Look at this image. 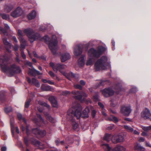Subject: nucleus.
Instances as JSON below:
<instances>
[{
  "instance_id": "obj_54",
  "label": "nucleus",
  "mask_w": 151,
  "mask_h": 151,
  "mask_svg": "<svg viewBox=\"0 0 151 151\" xmlns=\"http://www.w3.org/2000/svg\"><path fill=\"white\" fill-rule=\"evenodd\" d=\"M18 145L19 147L21 148L22 150L23 149V146L22 143L20 141L18 142Z\"/></svg>"
},
{
  "instance_id": "obj_20",
  "label": "nucleus",
  "mask_w": 151,
  "mask_h": 151,
  "mask_svg": "<svg viewBox=\"0 0 151 151\" xmlns=\"http://www.w3.org/2000/svg\"><path fill=\"white\" fill-rule=\"evenodd\" d=\"M49 100L51 102L53 107H57V102L54 96H51L49 98Z\"/></svg>"
},
{
  "instance_id": "obj_33",
  "label": "nucleus",
  "mask_w": 151,
  "mask_h": 151,
  "mask_svg": "<svg viewBox=\"0 0 151 151\" xmlns=\"http://www.w3.org/2000/svg\"><path fill=\"white\" fill-rule=\"evenodd\" d=\"M44 114L46 119L49 120L50 122L53 123L55 122V119L51 116L48 113L44 112Z\"/></svg>"
},
{
  "instance_id": "obj_1",
  "label": "nucleus",
  "mask_w": 151,
  "mask_h": 151,
  "mask_svg": "<svg viewBox=\"0 0 151 151\" xmlns=\"http://www.w3.org/2000/svg\"><path fill=\"white\" fill-rule=\"evenodd\" d=\"M8 58L6 55H4L0 57V65L3 72L12 76L15 73H20L21 71L20 68L13 64L10 67L7 65Z\"/></svg>"
},
{
  "instance_id": "obj_60",
  "label": "nucleus",
  "mask_w": 151,
  "mask_h": 151,
  "mask_svg": "<svg viewBox=\"0 0 151 151\" xmlns=\"http://www.w3.org/2000/svg\"><path fill=\"white\" fill-rule=\"evenodd\" d=\"M80 84L82 86H84L85 85L86 83L85 81L83 80H81L80 81Z\"/></svg>"
},
{
  "instance_id": "obj_3",
  "label": "nucleus",
  "mask_w": 151,
  "mask_h": 151,
  "mask_svg": "<svg viewBox=\"0 0 151 151\" xmlns=\"http://www.w3.org/2000/svg\"><path fill=\"white\" fill-rule=\"evenodd\" d=\"M106 50L105 47L101 46H98L97 50L93 48L90 49L88 52V57L86 63V65H92L95 61V58L99 57Z\"/></svg>"
},
{
  "instance_id": "obj_29",
  "label": "nucleus",
  "mask_w": 151,
  "mask_h": 151,
  "mask_svg": "<svg viewBox=\"0 0 151 151\" xmlns=\"http://www.w3.org/2000/svg\"><path fill=\"white\" fill-rule=\"evenodd\" d=\"M5 92L4 91H2L0 92V104H1L5 101Z\"/></svg>"
},
{
  "instance_id": "obj_36",
  "label": "nucleus",
  "mask_w": 151,
  "mask_h": 151,
  "mask_svg": "<svg viewBox=\"0 0 151 151\" xmlns=\"http://www.w3.org/2000/svg\"><path fill=\"white\" fill-rule=\"evenodd\" d=\"M17 117L19 120H22L25 124H27L26 120L24 118H23L22 114L20 113H18L17 114Z\"/></svg>"
},
{
  "instance_id": "obj_56",
  "label": "nucleus",
  "mask_w": 151,
  "mask_h": 151,
  "mask_svg": "<svg viewBox=\"0 0 151 151\" xmlns=\"http://www.w3.org/2000/svg\"><path fill=\"white\" fill-rule=\"evenodd\" d=\"M46 29V28L43 25L40 26L39 28V30L42 31H44Z\"/></svg>"
},
{
  "instance_id": "obj_2",
  "label": "nucleus",
  "mask_w": 151,
  "mask_h": 151,
  "mask_svg": "<svg viewBox=\"0 0 151 151\" xmlns=\"http://www.w3.org/2000/svg\"><path fill=\"white\" fill-rule=\"evenodd\" d=\"M82 109V107L79 104H77L75 106H73L68 111V118H71V117H73V116L76 117L77 119H79L80 117L84 118L88 117V113L89 112V108L86 107L81 114V111Z\"/></svg>"
},
{
  "instance_id": "obj_10",
  "label": "nucleus",
  "mask_w": 151,
  "mask_h": 151,
  "mask_svg": "<svg viewBox=\"0 0 151 151\" xmlns=\"http://www.w3.org/2000/svg\"><path fill=\"white\" fill-rule=\"evenodd\" d=\"M72 93L74 95V97L79 100H81L83 97H86L87 94L84 91H81L80 92L77 91H74L72 92Z\"/></svg>"
},
{
  "instance_id": "obj_63",
  "label": "nucleus",
  "mask_w": 151,
  "mask_h": 151,
  "mask_svg": "<svg viewBox=\"0 0 151 151\" xmlns=\"http://www.w3.org/2000/svg\"><path fill=\"white\" fill-rule=\"evenodd\" d=\"M13 40H14V42L16 43H17L18 42V41L17 40V39L15 37L13 36L12 37Z\"/></svg>"
},
{
  "instance_id": "obj_31",
  "label": "nucleus",
  "mask_w": 151,
  "mask_h": 151,
  "mask_svg": "<svg viewBox=\"0 0 151 151\" xmlns=\"http://www.w3.org/2000/svg\"><path fill=\"white\" fill-rule=\"evenodd\" d=\"M134 148L135 150H137L138 151H144L145 150V148L138 144H136L134 146Z\"/></svg>"
},
{
  "instance_id": "obj_46",
  "label": "nucleus",
  "mask_w": 151,
  "mask_h": 151,
  "mask_svg": "<svg viewBox=\"0 0 151 151\" xmlns=\"http://www.w3.org/2000/svg\"><path fill=\"white\" fill-rule=\"evenodd\" d=\"M31 101V99H29L26 102L25 105L26 108H28L29 107Z\"/></svg>"
},
{
  "instance_id": "obj_21",
  "label": "nucleus",
  "mask_w": 151,
  "mask_h": 151,
  "mask_svg": "<svg viewBox=\"0 0 151 151\" xmlns=\"http://www.w3.org/2000/svg\"><path fill=\"white\" fill-rule=\"evenodd\" d=\"M3 42L4 44L6 45L7 51L10 52V50H9V48H11V44L7 41V39L6 38H4L3 39Z\"/></svg>"
},
{
  "instance_id": "obj_34",
  "label": "nucleus",
  "mask_w": 151,
  "mask_h": 151,
  "mask_svg": "<svg viewBox=\"0 0 151 151\" xmlns=\"http://www.w3.org/2000/svg\"><path fill=\"white\" fill-rule=\"evenodd\" d=\"M106 119L107 120L113 121L115 123H116L118 122V119L116 117L113 116H111L110 117L106 118Z\"/></svg>"
},
{
  "instance_id": "obj_51",
  "label": "nucleus",
  "mask_w": 151,
  "mask_h": 151,
  "mask_svg": "<svg viewBox=\"0 0 151 151\" xmlns=\"http://www.w3.org/2000/svg\"><path fill=\"white\" fill-rule=\"evenodd\" d=\"M70 92L68 91H63L62 93V95L65 96H67L68 95L70 94Z\"/></svg>"
},
{
  "instance_id": "obj_18",
  "label": "nucleus",
  "mask_w": 151,
  "mask_h": 151,
  "mask_svg": "<svg viewBox=\"0 0 151 151\" xmlns=\"http://www.w3.org/2000/svg\"><path fill=\"white\" fill-rule=\"evenodd\" d=\"M27 79L28 82L30 84H33L37 87L40 86L39 82L35 78H32V81L28 77L27 78Z\"/></svg>"
},
{
  "instance_id": "obj_6",
  "label": "nucleus",
  "mask_w": 151,
  "mask_h": 151,
  "mask_svg": "<svg viewBox=\"0 0 151 151\" xmlns=\"http://www.w3.org/2000/svg\"><path fill=\"white\" fill-rule=\"evenodd\" d=\"M24 33L26 34L31 43L36 39H40V36L38 33H35L33 29L30 28L25 29L23 31Z\"/></svg>"
},
{
  "instance_id": "obj_43",
  "label": "nucleus",
  "mask_w": 151,
  "mask_h": 151,
  "mask_svg": "<svg viewBox=\"0 0 151 151\" xmlns=\"http://www.w3.org/2000/svg\"><path fill=\"white\" fill-rule=\"evenodd\" d=\"M142 128L144 131L146 132H147L149 130H151L150 126L148 127L142 126Z\"/></svg>"
},
{
  "instance_id": "obj_48",
  "label": "nucleus",
  "mask_w": 151,
  "mask_h": 151,
  "mask_svg": "<svg viewBox=\"0 0 151 151\" xmlns=\"http://www.w3.org/2000/svg\"><path fill=\"white\" fill-rule=\"evenodd\" d=\"M98 41L96 40H92L90 42V44H91L92 46H95L97 45V43Z\"/></svg>"
},
{
  "instance_id": "obj_27",
  "label": "nucleus",
  "mask_w": 151,
  "mask_h": 151,
  "mask_svg": "<svg viewBox=\"0 0 151 151\" xmlns=\"http://www.w3.org/2000/svg\"><path fill=\"white\" fill-rule=\"evenodd\" d=\"M36 16V12L33 10L30 12L27 15V17L29 20H31L34 18Z\"/></svg>"
},
{
  "instance_id": "obj_5",
  "label": "nucleus",
  "mask_w": 151,
  "mask_h": 151,
  "mask_svg": "<svg viewBox=\"0 0 151 151\" xmlns=\"http://www.w3.org/2000/svg\"><path fill=\"white\" fill-rule=\"evenodd\" d=\"M43 39L46 42H48L49 49L51 50L54 55H55L59 47L58 45V41L56 35H53L52 40H50V37L48 35H45L43 37Z\"/></svg>"
},
{
  "instance_id": "obj_50",
  "label": "nucleus",
  "mask_w": 151,
  "mask_h": 151,
  "mask_svg": "<svg viewBox=\"0 0 151 151\" xmlns=\"http://www.w3.org/2000/svg\"><path fill=\"white\" fill-rule=\"evenodd\" d=\"M24 63L25 65H27L30 67H31L32 66V63L29 61H25Z\"/></svg>"
},
{
  "instance_id": "obj_15",
  "label": "nucleus",
  "mask_w": 151,
  "mask_h": 151,
  "mask_svg": "<svg viewBox=\"0 0 151 151\" xmlns=\"http://www.w3.org/2000/svg\"><path fill=\"white\" fill-rule=\"evenodd\" d=\"M102 94L105 97H108L113 95L114 93V91L111 88H105L101 91Z\"/></svg>"
},
{
  "instance_id": "obj_4",
  "label": "nucleus",
  "mask_w": 151,
  "mask_h": 151,
  "mask_svg": "<svg viewBox=\"0 0 151 151\" xmlns=\"http://www.w3.org/2000/svg\"><path fill=\"white\" fill-rule=\"evenodd\" d=\"M106 56H104L98 59L94 65V69L96 71H99L104 70L111 68L110 62H108Z\"/></svg>"
},
{
  "instance_id": "obj_9",
  "label": "nucleus",
  "mask_w": 151,
  "mask_h": 151,
  "mask_svg": "<svg viewBox=\"0 0 151 151\" xmlns=\"http://www.w3.org/2000/svg\"><path fill=\"white\" fill-rule=\"evenodd\" d=\"M18 35L19 36V39L21 43V48L25 49L27 45L26 41L23 37V34L22 31L20 30H19L18 32Z\"/></svg>"
},
{
  "instance_id": "obj_23",
  "label": "nucleus",
  "mask_w": 151,
  "mask_h": 151,
  "mask_svg": "<svg viewBox=\"0 0 151 151\" xmlns=\"http://www.w3.org/2000/svg\"><path fill=\"white\" fill-rule=\"evenodd\" d=\"M75 117L74 116H73V117L68 118H67V119L69 120L72 121L73 122V128L74 129H78L79 128V125L76 122H75L74 121L73 118L74 117ZM67 117H68V115L67 116Z\"/></svg>"
},
{
  "instance_id": "obj_37",
  "label": "nucleus",
  "mask_w": 151,
  "mask_h": 151,
  "mask_svg": "<svg viewBox=\"0 0 151 151\" xmlns=\"http://www.w3.org/2000/svg\"><path fill=\"white\" fill-rule=\"evenodd\" d=\"M14 6L12 5H6L5 7V10L8 12H10L13 8Z\"/></svg>"
},
{
  "instance_id": "obj_13",
  "label": "nucleus",
  "mask_w": 151,
  "mask_h": 151,
  "mask_svg": "<svg viewBox=\"0 0 151 151\" xmlns=\"http://www.w3.org/2000/svg\"><path fill=\"white\" fill-rule=\"evenodd\" d=\"M141 117L144 119H149L151 120V113L149 109L145 108L141 113Z\"/></svg>"
},
{
  "instance_id": "obj_11",
  "label": "nucleus",
  "mask_w": 151,
  "mask_h": 151,
  "mask_svg": "<svg viewBox=\"0 0 151 151\" xmlns=\"http://www.w3.org/2000/svg\"><path fill=\"white\" fill-rule=\"evenodd\" d=\"M72 93L74 95V97L79 100H81L83 97H86L87 94L84 91H81L80 92L77 91H74L72 92Z\"/></svg>"
},
{
  "instance_id": "obj_64",
  "label": "nucleus",
  "mask_w": 151,
  "mask_h": 151,
  "mask_svg": "<svg viewBox=\"0 0 151 151\" xmlns=\"http://www.w3.org/2000/svg\"><path fill=\"white\" fill-rule=\"evenodd\" d=\"M1 151H6V147L3 146L1 147Z\"/></svg>"
},
{
  "instance_id": "obj_40",
  "label": "nucleus",
  "mask_w": 151,
  "mask_h": 151,
  "mask_svg": "<svg viewBox=\"0 0 151 151\" xmlns=\"http://www.w3.org/2000/svg\"><path fill=\"white\" fill-rule=\"evenodd\" d=\"M32 143L36 146H38L40 145V142L39 141L34 139L32 141Z\"/></svg>"
},
{
  "instance_id": "obj_17",
  "label": "nucleus",
  "mask_w": 151,
  "mask_h": 151,
  "mask_svg": "<svg viewBox=\"0 0 151 151\" xmlns=\"http://www.w3.org/2000/svg\"><path fill=\"white\" fill-rule=\"evenodd\" d=\"M32 132L35 135H39L41 137L45 136L46 133L45 130H40L38 128L33 129Z\"/></svg>"
},
{
  "instance_id": "obj_55",
  "label": "nucleus",
  "mask_w": 151,
  "mask_h": 151,
  "mask_svg": "<svg viewBox=\"0 0 151 151\" xmlns=\"http://www.w3.org/2000/svg\"><path fill=\"white\" fill-rule=\"evenodd\" d=\"M24 141L27 146L28 145V138L27 137H25L24 138Z\"/></svg>"
},
{
  "instance_id": "obj_58",
  "label": "nucleus",
  "mask_w": 151,
  "mask_h": 151,
  "mask_svg": "<svg viewBox=\"0 0 151 151\" xmlns=\"http://www.w3.org/2000/svg\"><path fill=\"white\" fill-rule=\"evenodd\" d=\"M48 73L52 77H54L55 76L54 73L52 71H50Z\"/></svg>"
},
{
  "instance_id": "obj_16",
  "label": "nucleus",
  "mask_w": 151,
  "mask_h": 151,
  "mask_svg": "<svg viewBox=\"0 0 151 151\" xmlns=\"http://www.w3.org/2000/svg\"><path fill=\"white\" fill-rule=\"evenodd\" d=\"M23 13V11L20 7H17L11 14V15L14 18H17L20 16Z\"/></svg>"
},
{
  "instance_id": "obj_44",
  "label": "nucleus",
  "mask_w": 151,
  "mask_h": 151,
  "mask_svg": "<svg viewBox=\"0 0 151 151\" xmlns=\"http://www.w3.org/2000/svg\"><path fill=\"white\" fill-rule=\"evenodd\" d=\"M20 50L21 51V55H22V57L24 59H26V55L24 54V51L23 50H22L23 49H23V48H21V47H20Z\"/></svg>"
},
{
  "instance_id": "obj_47",
  "label": "nucleus",
  "mask_w": 151,
  "mask_h": 151,
  "mask_svg": "<svg viewBox=\"0 0 151 151\" xmlns=\"http://www.w3.org/2000/svg\"><path fill=\"white\" fill-rule=\"evenodd\" d=\"M99 93H96L95 95L93 96V99L95 101H97L99 100Z\"/></svg>"
},
{
  "instance_id": "obj_39",
  "label": "nucleus",
  "mask_w": 151,
  "mask_h": 151,
  "mask_svg": "<svg viewBox=\"0 0 151 151\" xmlns=\"http://www.w3.org/2000/svg\"><path fill=\"white\" fill-rule=\"evenodd\" d=\"M72 137H69L66 139V141L65 143L66 144L71 143L73 142V139Z\"/></svg>"
},
{
  "instance_id": "obj_53",
  "label": "nucleus",
  "mask_w": 151,
  "mask_h": 151,
  "mask_svg": "<svg viewBox=\"0 0 151 151\" xmlns=\"http://www.w3.org/2000/svg\"><path fill=\"white\" fill-rule=\"evenodd\" d=\"M96 111L95 110H92L91 112V115L93 117H95L96 114Z\"/></svg>"
},
{
  "instance_id": "obj_8",
  "label": "nucleus",
  "mask_w": 151,
  "mask_h": 151,
  "mask_svg": "<svg viewBox=\"0 0 151 151\" xmlns=\"http://www.w3.org/2000/svg\"><path fill=\"white\" fill-rule=\"evenodd\" d=\"M83 46L82 44H79L75 45L73 47V53L76 56L80 55L82 52Z\"/></svg>"
},
{
  "instance_id": "obj_32",
  "label": "nucleus",
  "mask_w": 151,
  "mask_h": 151,
  "mask_svg": "<svg viewBox=\"0 0 151 151\" xmlns=\"http://www.w3.org/2000/svg\"><path fill=\"white\" fill-rule=\"evenodd\" d=\"M40 105H41L39 107H38L37 108L39 111L40 112H42L43 111V109H42L43 106H45L47 108H49L50 107V106L47 104L43 103V102L41 103H40Z\"/></svg>"
},
{
  "instance_id": "obj_22",
  "label": "nucleus",
  "mask_w": 151,
  "mask_h": 151,
  "mask_svg": "<svg viewBox=\"0 0 151 151\" xmlns=\"http://www.w3.org/2000/svg\"><path fill=\"white\" fill-rule=\"evenodd\" d=\"M29 73L30 75L33 76H35L36 74L40 75L41 74L39 71L37 70L34 68L32 69H29Z\"/></svg>"
},
{
  "instance_id": "obj_26",
  "label": "nucleus",
  "mask_w": 151,
  "mask_h": 151,
  "mask_svg": "<svg viewBox=\"0 0 151 151\" xmlns=\"http://www.w3.org/2000/svg\"><path fill=\"white\" fill-rule=\"evenodd\" d=\"M78 65L82 67L84 65V56H82L78 60Z\"/></svg>"
},
{
  "instance_id": "obj_41",
  "label": "nucleus",
  "mask_w": 151,
  "mask_h": 151,
  "mask_svg": "<svg viewBox=\"0 0 151 151\" xmlns=\"http://www.w3.org/2000/svg\"><path fill=\"white\" fill-rule=\"evenodd\" d=\"M1 17L3 19L5 20L9 19V15L8 14H1Z\"/></svg>"
},
{
  "instance_id": "obj_45",
  "label": "nucleus",
  "mask_w": 151,
  "mask_h": 151,
  "mask_svg": "<svg viewBox=\"0 0 151 151\" xmlns=\"http://www.w3.org/2000/svg\"><path fill=\"white\" fill-rule=\"evenodd\" d=\"M12 108L11 107H9L6 108L4 109V111L6 113H8L12 111Z\"/></svg>"
},
{
  "instance_id": "obj_12",
  "label": "nucleus",
  "mask_w": 151,
  "mask_h": 151,
  "mask_svg": "<svg viewBox=\"0 0 151 151\" xmlns=\"http://www.w3.org/2000/svg\"><path fill=\"white\" fill-rule=\"evenodd\" d=\"M124 140V136L121 134H119L117 135H114L111 138V141L114 143L123 142Z\"/></svg>"
},
{
  "instance_id": "obj_30",
  "label": "nucleus",
  "mask_w": 151,
  "mask_h": 151,
  "mask_svg": "<svg viewBox=\"0 0 151 151\" xmlns=\"http://www.w3.org/2000/svg\"><path fill=\"white\" fill-rule=\"evenodd\" d=\"M101 146L102 148L104 149L105 151H110L111 150V148L109 146L108 144L102 142Z\"/></svg>"
},
{
  "instance_id": "obj_28",
  "label": "nucleus",
  "mask_w": 151,
  "mask_h": 151,
  "mask_svg": "<svg viewBox=\"0 0 151 151\" xmlns=\"http://www.w3.org/2000/svg\"><path fill=\"white\" fill-rule=\"evenodd\" d=\"M4 25L5 29H4L3 28L0 27V31L2 32L4 35H7V33L6 30H8L9 29V27L8 25L6 24H4Z\"/></svg>"
},
{
  "instance_id": "obj_49",
  "label": "nucleus",
  "mask_w": 151,
  "mask_h": 151,
  "mask_svg": "<svg viewBox=\"0 0 151 151\" xmlns=\"http://www.w3.org/2000/svg\"><path fill=\"white\" fill-rule=\"evenodd\" d=\"M69 75L70 76L73 78L77 77L78 76V75L75 74L72 72L69 73Z\"/></svg>"
},
{
  "instance_id": "obj_24",
  "label": "nucleus",
  "mask_w": 151,
  "mask_h": 151,
  "mask_svg": "<svg viewBox=\"0 0 151 151\" xmlns=\"http://www.w3.org/2000/svg\"><path fill=\"white\" fill-rule=\"evenodd\" d=\"M41 89L43 91H52V89L49 86L45 85V84H42L41 86Z\"/></svg>"
},
{
  "instance_id": "obj_57",
  "label": "nucleus",
  "mask_w": 151,
  "mask_h": 151,
  "mask_svg": "<svg viewBox=\"0 0 151 151\" xmlns=\"http://www.w3.org/2000/svg\"><path fill=\"white\" fill-rule=\"evenodd\" d=\"M98 105L102 109V110H103L104 108V105L101 102H99L98 103Z\"/></svg>"
},
{
  "instance_id": "obj_42",
  "label": "nucleus",
  "mask_w": 151,
  "mask_h": 151,
  "mask_svg": "<svg viewBox=\"0 0 151 151\" xmlns=\"http://www.w3.org/2000/svg\"><path fill=\"white\" fill-rule=\"evenodd\" d=\"M116 89L118 91L116 92L117 93H119V91H121L122 90V88H121V85L120 84H119L116 85Z\"/></svg>"
},
{
  "instance_id": "obj_59",
  "label": "nucleus",
  "mask_w": 151,
  "mask_h": 151,
  "mask_svg": "<svg viewBox=\"0 0 151 151\" xmlns=\"http://www.w3.org/2000/svg\"><path fill=\"white\" fill-rule=\"evenodd\" d=\"M18 49V45L17 44H15L14 47V50L15 51H17Z\"/></svg>"
},
{
  "instance_id": "obj_52",
  "label": "nucleus",
  "mask_w": 151,
  "mask_h": 151,
  "mask_svg": "<svg viewBox=\"0 0 151 151\" xmlns=\"http://www.w3.org/2000/svg\"><path fill=\"white\" fill-rule=\"evenodd\" d=\"M74 87L76 88L79 89L81 90L82 89V87L79 84L74 85Z\"/></svg>"
},
{
  "instance_id": "obj_19",
  "label": "nucleus",
  "mask_w": 151,
  "mask_h": 151,
  "mask_svg": "<svg viewBox=\"0 0 151 151\" xmlns=\"http://www.w3.org/2000/svg\"><path fill=\"white\" fill-rule=\"evenodd\" d=\"M70 58V55L69 53L66 52L62 55L61 58L62 62H64Z\"/></svg>"
},
{
  "instance_id": "obj_62",
  "label": "nucleus",
  "mask_w": 151,
  "mask_h": 151,
  "mask_svg": "<svg viewBox=\"0 0 151 151\" xmlns=\"http://www.w3.org/2000/svg\"><path fill=\"white\" fill-rule=\"evenodd\" d=\"M114 125L113 124L109 126L108 127V128L110 130H111L113 129L114 128Z\"/></svg>"
},
{
  "instance_id": "obj_35",
  "label": "nucleus",
  "mask_w": 151,
  "mask_h": 151,
  "mask_svg": "<svg viewBox=\"0 0 151 151\" xmlns=\"http://www.w3.org/2000/svg\"><path fill=\"white\" fill-rule=\"evenodd\" d=\"M112 136L110 134H106L103 137V140H106L107 142H109L110 140V138L111 139Z\"/></svg>"
},
{
  "instance_id": "obj_38",
  "label": "nucleus",
  "mask_w": 151,
  "mask_h": 151,
  "mask_svg": "<svg viewBox=\"0 0 151 151\" xmlns=\"http://www.w3.org/2000/svg\"><path fill=\"white\" fill-rule=\"evenodd\" d=\"M124 128L128 132H132L133 131V128L128 125H124Z\"/></svg>"
},
{
  "instance_id": "obj_61",
  "label": "nucleus",
  "mask_w": 151,
  "mask_h": 151,
  "mask_svg": "<svg viewBox=\"0 0 151 151\" xmlns=\"http://www.w3.org/2000/svg\"><path fill=\"white\" fill-rule=\"evenodd\" d=\"M33 55H34V56L35 57H36V58H40L39 57H38V55H37V53H36V52L33 51Z\"/></svg>"
},
{
  "instance_id": "obj_7",
  "label": "nucleus",
  "mask_w": 151,
  "mask_h": 151,
  "mask_svg": "<svg viewBox=\"0 0 151 151\" xmlns=\"http://www.w3.org/2000/svg\"><path fill=\"white\" fill-rule=\"evenodd\" d=\"M50 65L52 68L55 72L57 73L58 71L59 70L63 75L69 79L68 77L67 76V73L64 71L65 68V65L60 63L54 64L52 62L50 63Z\"/></svg>"
},
{
  "instance_id": "obj_25",
  "label": "nucleus",
  "mask_w": 151,
  "mask_h": 151,
  "mask_svg": "<svg viewBox=\"0 0 151 151\" xmlns=\"http://www.w3.org/2000/svg\"><path fill=\"white\" fill-rule=\"evenodd\" d=\"M126 148L122 145H117L112 151H125Z\"/></svg>"
},
{
  "instance_id": "obj_14",
  "label": "nucleus",
  "mask_w": 151,
  "mask_h": 151,
  "mask_svg": "<svg viewBox=\"0 0 151 151\" xmlns=\"http://www.w3.org/2000/svg\"><path fill=\"white\" fill-rule=\"evenodd\" d=\"M131 111V109L129 105H124L121 107V112L125 116H128Z\"/></svg>"
}]
</instances>
